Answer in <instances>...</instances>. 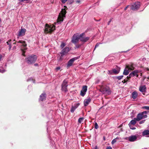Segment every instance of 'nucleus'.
<instances>
[{"label":"nucleus","mask_w":149,"mask_h":149,"mask_svg":"<svg viewBox=\"0 0 149 149\" xmlns=\"http://www.w3.org/2000/svg\"><path fill=\"white\" fill-rule=\"evenodd\" d=\"M12 46L11 45H10V46H9V50H10Z\"/></svg>","instance_id":"obj_49"},{"label":"nucleus","mask_w":149,"mask_h":149,"mask_svg":"<svg viewBox=\"0 0 149 149\" xmlns=\"http://www.w3.org/2000/svg\"><path fill=\"white\" fill-rule=\"evenodd\" d=\"M139 71L137 70H135L132 72L131 73L132 74L133 77L136 76L137 77H138V73H139Z\"/></svg>","instance_id":"obj_19"},{"label":"nucleus","mask_w":149,"mask_h":149,"mask_svg":"<svg viewBox=\"0 0 149 149\" xmlns=\"http://www.w3.org/2000/svg\"><path fill=\"white\" fill-rule=\"evenodd\" d=\"M37 59V56L36 55L32 54L26 58L25 60L27 63L29 64H31L35 63Z\"/></svg>","instance_id":"obj_2"},{"label":"nucleus","mask_w":149,"mask_h":149,"mask_svg":"<svg viewBox=\"0 0 149 149\" xmlns=\"http://www.w3.org/2000/svg\"><path fill=\"white\" fill-rule=\"evenodd\" d=\"M48 128L47 127V132H48Z\"/></svg>","instance_id":"obj_57"},{"label":"nucleus","mask_w":149,"mask_h":149,"mask_svg":"<svg viewBox=\"0 0 149 149\" xmlns=\"http://www.w3.org/2000/svg\"><path fill=\"white\" fill-rule=\"evenodd\" d=\"M84 118L83 117L79 118L78 120V122L79 123H81L83 121Z\"/></svg>","instance_id":"obj_29"},{"label":"nucleus","mask_w":149,"mask_h":149,"mask_svg":"<svg viewBox=\"0 0 149 149\" xmlns=\"http://www.w3.org/2000/svg\"><path fill=\"white\" fill-rule=\"evenodd\" d=\"M112 71L115 74H117L119 72L120 68L118 69V70H117L115 69H113L112 70Z\"/></svg>","instance_id":"obj_25"},{"label":"nucleus","mask_w":149,"mask_h":149,"mask_svg":"<svg viewBox=\"0 0 149 149\" xmlns=\"http://www.w3.org/2000/svg\"><path fill=\"white\" fill-rule=\"evenodd\" d=\"M94 149H97V146H96L94 148Z\"/></svg>","instance_id":"obj_53"},{"label":"nucleus","mask_w":149,"mask_h":149,"mask_svg":"<svg viewBox=\"0 0 149 149\" xmlns=\"http://www.w3.org/2000/svg\"><path fill=\"white\" fill-rule=\"evenodd\" d=\"M79 105V103H75L74 106H72L70 110L72 113H73L75 110L78 107Z\"/></svg>","instance_id":"obj_13"},{"label":"nucleus","mask_w":149,"mask_h":149,"mask_svg":"<svg viewBox=\"0 0 149 149\" xmlns=\"http://www.w3.org/2000/svg\"><path fill=\"white\" fill-rule=\"evenodd\" d=\"M70 50L69 48L68 47H66L63 49H62L61 52H60L61 56H63L64 55L66 54Z\"/></svg>","instance_id":"obj_9"},{"label":"nucleus","mask_w":149,"mask_h":149,"mask_svg":"<svg viewBox=\"0 0 149 149\" xmlns=\"http://www.w3.org/2000/svg\"><path fill=\"white\" fill-rule=\"evenodd\" d=\"M46 98V94L45 93L42 94L40 96L39 98V100L41 101H43L45 100Z\"/></svg>","instance_id":"obj_15"},{"label":"nucleus","mask_w":149,"mask_h":149,"mask_svg":"<svg viewBox=\"0 0 149 149\" xmlns=\"http://www.w3.org/2000/svg\"><path fill=\"white\" fill-rule=\"evenodd\" d=\"M34 65L36 66H38V64L37 63H36L34 64Z\"/></svg>","instance_id":"obj_54"},{"label":"nucleus","mask_w":149,"mask_h":149,"mask_svg":"<svg viewBox=\"0 0 149 149\" xmlns=\"http://www.w3.org/2000/svg\"><path fill=\"white\" fill-rule=\"evenodd\" d=\"M141 137V136L138 134L131 135L128 138V140L130 142H134L139 139Z\"/></svg>","instance_id":"obj_5"},{"label":"nucleus","mask_w":149,"mask_h":149,"mask_svg":"<svg viewBox=\"0 0 149 149\" xmlns=\"http://www.w3.org/2000/svg\"><path fill=\"white\" fill-rule=\"evenodd\" d=\"M87 89V86H83L81 90L86 93Z\"/></svg>","instance_id":"obj_27"},{"label":"nucleus","mask_w":149,"mask_h":149,"mask_svg":"<svg viewBox=\"0 0 149 149\" xmlns=\"http://www.w3.org/2000/svg\"><path fill=\"white\" fill-rule=\"evenodd\" d=\"M148 78L149 79V77H148Z\"/></svg>","instance_id":"obj_60"},{"label":"nucleus","mask_w":149,"mask_h":149,"mask_svg":"<svg viewBox=\"0 0 149 149\" xmlns=\"http://www.w3.org/2000/svg\"><path fill=\"white\" fill-rule=\"evenodd\" d=\"M123 77V75L118 76H116L115 77V79L116 80L118 79V80H120L122 79Z\"/></svg>","instance_id":"obj_26"},{"label":"nucleus","mask_w":149,"mask_h":149,"mask_svg":"<svg viewBox=\"0 0 149 149\" xmlns=\"http://www.w3.org/2000/svg\"><path fill=\"white\" fill-rule=\"evenodd\" d=\"M77 59L76 58H73L70 59L68 62L67 67H69L72 66L74 62Z\"/></svg>","instance_id":"obj_14"},{"label":"nucleus","mask_w":149,"mask_h":149,"mask_svg":"<svg viewBox=\"0 0 149 149\" xmlns=\"http://www.w3.org/2000/svg\"><path fill=\"white\" fill-rule=\"evenodd\" d=\"M31 86H28V87L29 88V87H31Z\"/></svg>","instance_id":"obj_59"},{"label":"nucleus","mask_w":149,"mask_h":149,"mask_svg":"<svg viewBox=\"0 0 149 149\" xmlns=\"http://www.w3.org/2000/svg\"><path fill=\"white\" fill-rule=\"evenodd\" d=\"M84 35V33H82L80 35V40L82 42H85L88 40L89 38V37H83V36Z\"/></svg>","instance_id":"obj_11"},{"label":"nucleus","mask_w":149,"mask_h":149,"mask_svg":"<svg viewBox=\"0 0 149 149\" xmlns=\"http://www.w3.org/2000/svg\"><path fill=\"white\" fill-rule=\"evenodd\" d=\"M51 142L54 143V142L53 141H51Z\"/></svg>","instance_id":"obj_58"},{"label":"nucleus","mask_w":149,"mask_h":149,"mask_svg":"<svg viewBox=\"0 0 149 149\" xmlns=\"http://www.w3.org/2000/svg\"><path fill=\"white\" fill-rule=\"evenodd\" d=\"M129 125L130 127V129L132 130H134L136 129V127H133L132 125Z\"/></svg>","instance_id":"obj_33"},{"label":"nucleus","mask_w":149,"mask_h":149,"mask_svg":"<svg viewBox=\"0 0 149 149\" xmlns=\"http://www.w3.org/2000/svg\"><path fill=\"white\" fill-rule=\"evenodd\" d=\"M111 20H110L109 21V22H108V24H109L110 22H111Z\"/></svg>","instance_id":"obj_55"},{"label":"nucleus","mask_w":149,"mask_h":149,"mask_svg":"<svg viewBox=\"0 0 149 149\" xmlns=\"http://www.w3.org/2000/svg\"><path fill=\"white\" fill-rule=\"evenodd\" d=\"M98 128V125L97 123L95 122V128L97 129Z\"/></svg>","instance_id":"obj_35"},{"label":"nucleus","mask_w":149,"mask_h":149,"mask_svg":"<svg viewBox=\"0 0 149 149\" xmlns=\"http://www.w3.org/2000/svg\"><path fill=\"white\" fill-rule=\"evenodd\" d=\"M100 81V80L99 79H98L96 80V81H95V83L96 84H98Z\"/></svg>","instance_id":"obj_44"},{"label":"nucleus","mask_w":149,"mask_h":149,"mask_svg":"<svg viewBox=\"0 0 149 149\" xmlns=\"http://www.w3.org/2000/svg\"><path fill=\"white\" fill-rule=\"evenodd\" d=\"M130 7V6H127L124 9V10H126L128 8V7Z\"/></svg>","instance_id":"obj_50"},{"label":"nucleus","mask_w":149,"mask_h":149,"mask_svg":"<svg viewBox=\"0 0 149 149\" xmlns=\"http://www.w3.org/2000/svg\"><path fill=\"white\" fill-rule=\"evenodd\" d=\"M65 45L66 44L63 42H62L60 46V47L61 49H63Z\"/></svg>","instance_id":"obj_28"},{"label":"nucleus","mask_w":149,"mask_h":149,"mask_svg":"<svg viewBox=\"0 0 149 149\" xmlns=\"http://www.w3.org/2000/svg\"><path fill=\"white\" fill-rule=\"evenodd\" d=\"M127 68H128V67H129V68H132L133 69H129V70H133L134 69V67L132 65H127L126 66Z\"/></svg>","instance_id":"obj_38"},{"label":"nucleus","mask_w":149,"mask_h":149,"mask_svg":"<svg viewBox=\"0 0 149 149\" xmlns=\"http://www.w3.org/2000/svg\"><path fill=\"white\" fill-rule=\"evenodd\" d=\"M116 139L117 138H115L111 142V143L112 144H114L115 143H116Z\"/></svg>","instance_id":"obj_36"},{"label":"nucleus","mask_w":149,"mask_h":149,"mask_svg":"<svg viewBox=\"0 0 149 149\" xmlns=\"http://www.w3.org/2000/svg\"><path fill=\"white\" fill-rule=\"evenodd\" d=\"M133 76L132 75V74L131 73H130L128 75V76L127 77V79L128 80L130 78L132 77Z\"/></svg>","instance_id":"obj_39"},{"label":"nucleus","mask_w":149,"mask_h":149,"mask_svg":"<svg viewBox=\"0 0 149 149\" xmlns=\"http://www.w3.org/2000/svg\"><path fill=\"white\" fill-rule=\"evenodd\" d=\"M106 149H112V148L110 146L106 148Z\"/></svg>","instance_id":"obj_48"},{"label":"nucleus","mask_w":149,"mask_h":149,"mask_svg":"<svg viewBox=\"0 0 149 149\" xmlns=\"http://www.w3.org/2000/svg\"><path fill=\"white\" fill-rule=\"evenodd\" d=\"M20 2H23L25 1H28L29 0H18Z\"/></svg>","instance_id":"obj_47"},{"label":"nucleus","mask_w":149,"mask_h":149,"mask_svg":"<svg viewBox=\"0 0 149 149\" xmlns=\"http://www.w3.org/2000/svg\"><path fill=\"white\" fill-rule=\"evenodd\" d=\"M14 44L17 45L20 47V49L23 52L22 55L24 56V54L25 51L26 50L27 44L23 40H19L17 42H14Z\"/></svg>","instance_id":"obj_1"},{"label":"nucleus","mask_w":149,"mask_h":149,"mask_svg":"<svg viewBox=\"0 0 149 149\" xmlns=\"http://www.w3.org/2000/svg\"><path fill=\"white\" fill-rule=\"evenodd\" d=\"M11 41V40H10L6 42V43H7V45L9 46H10V45H11V44L10 43Z\"/></svg>","instance_id":"obj_37"},{"label":"nucleus","mask_w":149,"mask_h":149,"mask_svg":"<svg viewBox=\"0 0 149 149\" xmlns=\"http://www.w3.org/2000/svg\"><path fill=\"white\" fill-rule=\"evenodd\" d=\"M145 120H143L140 121L139 122V124H141L144 123L145 122Z\"/></svg>","instance_id":"obj_40"},{"label":"nucleus","mask_w":149,"mask_h":149,"mask_svg":"<svg viewBox=\"0 0 149 149\" xmlns=\"http://www.w3.org/2000/svg\"><path fill=\"white\" fill-rule=\"evenodd\" d=\"M80 35L78 34H74L72 36V42L75 44L78 41L79 39H80Z\"/></svg>","instance_id":"obj_7"},{"label":"nucleus","mask_w":149,"mask_h":149,"mask_svg":"<svg viewBox=\"0 0 149 149\" xmlns=\"http://www.w3.org/2000/svg\"><path fill=\"white\" fill-rule=\"evenodd\" d=\"M102 44V43H97L96 44V45H95V49H95L96 47H97L99 46V45H100V44Z\"/></svg>","instance_id":"obj_41"},{"label":"nucleus","mask_w":149,"mask_h":149,"mask_svg":"<svg viewBox=\"0 0 149 149\" xmlns=\"http://www.w3.org/2000/svg\"><path fill=\"white\" fill-rule=\"evenodd\" d=\"M80 46H81V45H76V46H75V48H79L80 47Z\"/></svg>","instance_id":"obj_43"},{"label":"nucleus","mask_w":149,"mask_h":149,"mask_svg":"<svg viewBox=\"0 0 149 149\" xmlns=\"http://www.w3.org/2000/svg\"><path fill=\"white\" fill-rule=\"evenodd\" d=\"M86 94V92L83 91L81 90V91L80 95L82 96H84Z\"/></svg>","instance_id":"obj_31"},{"label":"nucleus","mask_w":149,"mask_h":149,"mask_svg":"<svg viewBox=\"0 0 149 149\" xmlns=\"http://www.w3.org/2000/svg\"><path fill=\"white\" fill-rule=\"evenodd\" d=\"M142 116V115H141L140 113H139L137 115L136 118H135V119L137 120L138 121H140L141 119H143Z\"/></svg>","instance_id":"obj_20"},{"label":"nucleus","mask_w":149,"mask_h":149,"mask_svg":"<svg viewBox=\"0 0 149 149\" xmlns=\"http://www.w3.org/2000/svg\"><path fill=\"white\" fill-rule=\"evenodd\" d=\"M140 6L139 2H135L133 5L130 6L131 9L133 10H137Z\"/></svg>","instance_id":"obj_8"},{"label":"nucleus","mask_w":149,"mask_h":149,"mask_svg":"<svg viewBox=\"0 0 149 149\" xmlns=\"http://www.w3.org/2000/svg\"><path fill=\"white\" fill-rule=\"evenodd\" d=\"M70 3H72L73 2V0H70Z\"/></svg>","instance_id":"obj_52"},{"label":"nucleus","mask_w":149,"mask_h":149,"mask_svg":"<svg viewBox=\"0 0 149 149\" xmlns=\"http://www.w3.org/2000/svg\"><path fill=\"white\" fill-rule=\"evenodd\" d=\"M101 91L103 94L106 95H109L111 93L110 90L109 88L104 87L101 88Z\"/></svg>","instance_id":"obj_10"},{"label":"nucleus","mask_w":149,"mask_h":149,"mask_svg":"<svg viewBox=\"0 0 149 149\" xmlns=\"http://www.w3.org/2000/svg\"><path fill=\"white\" fill-rule=\"evenodd\" d=\"M91 98L90 97H88L85 99L84 101V106H88L91 102Z\"/></svg>","instance_id":"obj_17"},{"label":"nucleus","mask_w":149,"mask_h":149,"mask_svg":"<svg viewBox=\"0 0 149 149\" xmlns=\"http://www.w3.org/2000/svg\"><path fill=\"white\" fill-rule=\"evenodd\" d=\"M26 31V30L24 28H22L19 31L18 33V36H24Z\"/></svg>","instance_id":"obj_12"},{"label":"nucleus","mask_w":149,"mask_h":149,"mask_svg":"<svg viewBox=\"0 0 149 149\" xmlns=\"http://www.w3.org/2000/svg\"><path fill=\"white\" fill-rule=\"evenodd\" d=\"M55 29V26L53 24L49 25L47 24H45L44 32L45 33H51Z\"/></svg>","instance_id":"obj_3"},{"label":"nucleus","mask_w":149,"mask_h":149,"mask_svg":"<svg viewBox=\"0 0 149 149\" xmlns=\"http://www.w3.org/2000/svg\"><path fill=\"white\" fill-rule=\"evenodd\" d=\"M142 135L143 136H145L149 135V130H146L142 132Z\"/></svg>","instance_id":"obj_24"},{"label":"nucleus","mask_w":149,"mask_h":149,"mask_svg":"<svg viewBox=\"0 0 149 149\" xmlns=\"http://www.w3.org/2000/svg\"><path fill=\"white\" fill-rule=\"evenodd\" d=\"M60 67H58L56 68V70L58 71L60 69Z\"/></svg>","instance_id":"obj_45"},{"label":"nucleus","mask_w":149,"mask_h":149,"mask_svg":"<svg viewBox=\"0 0 149 149\" xmlns=\"http://www.w3.org/2000/svg\"><path fill=\"white\" fill-rule=\"evenodd\" d=\"M132 68H131L128 67L127 68V67L125 68L124 70V72H123V74L125 75H127L129 73V69H132Z\"/></svg>","instance_id":"obj_18"},{"label":"nucleus","mask_w":149,"mask_h":149,"mask_svg":"<svg viewBox=\"0 0 149 149\" xmlns=\"http://www.w3.org/2000/svg\"><path fill=\"white\" fill-rule=\"evenodd\" d=\"M137 121H138L135 119V118H134L133 120L130 121L128 125H134L136 124V122Z\"/></svg>","instance_id":"obj_21"},{"label":"nucleus","mask_w":149,"mask_h":149,"mask_svg":"<svg viewBox=\"0 0 149 149\" xmlns=\"http://www.w3.org/2000/svg\"><path fill=\"white\" fill-rule=\"evenodd\" d=\"M142 108L146 110H149V106H144L142 107Z\"/></svg>","instance_id":"obj_34"},{"label":"nucleus","mask_w":149,"mask_h":149,"mask_svg":"<svg viewBox=\"0 0 149 149\" xmlns=\"http://www.w3.org/2000/svg\"><path fill=\"white\" fill-rule=\"evenodd\" d=\"M68 82L66 79H65L63 81L61 85V89L63 91L66 92L67 90V87L68 86Z\"/></svg>","instance_id":"obj_6"},{"label":"nucleus","mask_w":149,"mask_h":149,"mask_svg":"<svg viewBox=\"0 0 149 149\" xmlns=\"http://www.w3.org/2000/svg\"><path fill=\"white\" fill-rule=\"evenodd\" d=\"M80 2V0H78L76 1V2L77 3H79Z\"/></svg>","instance_id":"obj_51"},{"label":"nucleus","mask_w":149,"mask_h":149,"mask_svg":"<svg viewBox=\"0 0 149 149\" xmlns=\"http://www.w3.org/2000/svg\"><path fill=\"white\" fill-rule=\"evenodd\" d=\"M6 71V70L3 69L2 67H0V72H1L3 73L5 72Z\"/></svg>","instance_id":"obj_30"},{"label":"nucleus","mask_w":149,"mask_h":149,"mask_svg":"<svg viewBox=\"0 0 149 149\" xmlns=\"http://www.w3.org/2000/svg\"><path fill=\"white\" fill-rule=\"evenodd\" d=\"M68 0H61L62 3H65Z\"/></svg>","instance_id":"obj_42"},{"label":"nucleus","mask_w":149,"mask_h":149,"mask_svg":"<svg viewBox=\"0 0 149 149\" xmlns=\"http://www.w3.org/2000/svg\"><path fill=\"white\" fill-rule=\"evenodd\" d=\"M66 13V10L65 9H62L57 19V22L58 24H61L63 21L64 18L65 17Z\"/></svg>","instance_id":"obj_4"},{"label":"nucleus","mask_w":149,"mask_h":149,"mask_svg":"<svg viewBox=\"0 0 149 149\" xmlns=\"http://www.w3.org/2000/svg\"><path fill=\"white\" fill-rule=\"evenodd\" d=\"M32 81L33 83H35V80H33L32 78H29L27 80V81Z\"/></svg>","instance_id":"obj_32"},{"label":"nucleus","mask_w":149,"mask_h":149,"mask_svg":"<svg viewBox=\"0 0 149 149\" xmlns=\"http://www.w3.org/2000/svg\"><path fill=\"white\" fill-rule=\"evenodd\" d=\"M139 91L142 92L143 94H144L146 90V87L145 85L141 86L139 88Z\"/></svg>","instance_id":"obj_16"},{"label":"nucleus","mask_w":149,"mask_h":149,"mask_svg":"<svg viewBox=\"0 0 149 149\" xmlns=\"http://www.w3.org/2000/svg\"><path fill=\"white\" fill-rule=\"evenodd\" d=\"M132 97L133 99H135L137 96L138 94L136 92L134 91L132 93Z\"/></svg>","instance_id":"obj_23"},{"label":"nucleus","mask_w":149,"mask_h":149,"mask_svg":"<svg viewBox=\"0 0 149 149\" xmlns=\"http://www.w3.org/2000/svg\"><path fill=\"white\" fill-rule=\"evenodd\" d=\"M109 73L110 74H111V72L110 71H109Z\"/></svg>","instance_id":"obj_56"},{"label":"nucleus","mask_w":149,"mask_h":149,"mask_svg":"<svg viewBox=\"0 0 149 149\" xmlns=\"http://www.w3.org/2000/svg\"><path fill=\"white\" fill-rule=\"evenodd\" d=\"M128 81V79H126H126H125L124 80V82H123V81L122 82H123V83H124L125 82H126L127 81Z\"/></svg>","instance_id":"obj_46"},{"label":"nucleus","mask_w":149,"mask_h":149,"mask_svg":"<svg viewBox=\"0 0 149 149\" xmlns=\"http://www.w3.org/2000/svg\"><path fill=\"white\" fill-rule=\"evenodd\" d=\"M147 113V111H146L140 113V114L142 115L143 119L147 117V116L146 115Z\"/></svg>","instance_id":"obj_22"}]
</instances>
